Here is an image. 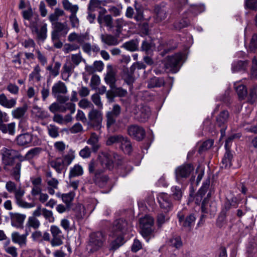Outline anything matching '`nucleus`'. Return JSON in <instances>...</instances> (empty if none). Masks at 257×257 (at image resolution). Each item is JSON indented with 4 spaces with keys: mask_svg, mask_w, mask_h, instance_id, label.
I'll use <instances>...</instances> for the list:
<instances>
[{
    "mask_svg": "<svg viewBox=\"0 0 257 257\" xmlns=\"http://www.w3.org/2000/svg\"><path fill=\"white\" fill-rule=\"evenodd\" d=\"M100 7V3L98 0H90L88 6V16H95Z\"/></svg>",
    "mask_w": 257,
    "mask_h": 257,
    "instance_id": "nucleus-29",
    "label": "nucleus"
},
{
    "mask_svg": "<svg viewBox=\"0 0 257 257\" xmlns=\"http://www.w3.org/2000/svg\"><path fill=\"white\" fill-rule=\"evenodd\" d=\"M16 123L14 122L8 124H5L0 126V131L4 134L8 133L10 135L15 134Z\"/></svg>",
    "mask_w": 257,
    "mask_h": 257,
    "instance_id": "nucleus-35",
    "label": "nucleus"
},
{
    "mask_svg": "<svg viewBox=\"0 0 257 257\" xmlns=\"http://www.w3.org/2000/svg\"><path fill=\"white\" fill-rule=\"evenodd\" d=\"M41 68L39 65H36L33 71L30 74L29 78L33 80L35 79L37 81H40L41 76L40 75Z\"/></svg>",
    "mask_w": 257,
    "mask_h": 257,
    "instance_id": "nucleus-52",
    "label": "nucleus"
},
{
    "mask_svg": "<svg viewBox=\"0 0 257 257\" xmlns=\"http://www.w3.org/2000/svg\"><path fill=\"white\" fill-rule=\"evenodd\" d=\"M75 67L74 64H72L70 61L67 58L66 63L62 68L61 73L62 79L64 80H66L72 73Z\"/></svg>",
    "mask_w": 257,
    "mask_h": 257,
    "instance_id": "nucleus-24",
    "label": "nucleus"
},
{
    "mask_svg": "<svg viewBox=\"0 0 257 257\" xmlns=\"http://www.w3.org/2000/svg\"><path fill=\"white\" fill-rule=\"evenodd\" d=\"M182 59V55L180 53L168 56L165 63V68L169 71L176 73L178 71V65Z\"/></svg>",
    "mask_w": 257,
    "mask_h": 257,
    "instance_id": "nucleus-12",
    "label": "nucleus"
},
{
    "mask_svg": "<svg viewBox=\"0 0 257 257\" xmlns=\"http://www.w3.org/2000/svg\"><path fill=\"white\" fill-rule=\"evenodd\" d=\"M17 144L19 146H37L41 144V140L36 136L28 133L20 135L17 138Z\"/></svg>",
    "mask_w": 257,
    "mask_h": 257,
    "instance_id": "nucleus-11",
    "label": "nucleus"
},
{
    "mask_svg": "<svg viewBox=\"0 0 257 257\" xmlns=\"http://www.w3.org/2000/svg\"><path fill=\"white\" fill-rule=\"evenodd\" d=\"M172 195L173 198L177 200H180L182 197L183 192L182 190L179 187L174 186L171 188Z\"/></svg>",
    "mask_w": 257,
    "mask_h": 257,
    "instance_id": "nucleus-53",
    "label": "nucleus"
},
{
    "mask_svg": "<svg viewBox=\"0 0 257 257\" xmlns=\"http://www.w3.org/2000/svg\"><path fill=\"white\" fill-rule=\"evenodd\" d=\"M67 92L66 85L61 81L55 83L52 87V95L58 101L61 103H64L69 100V96L65 95Z\"/></svg>",
    "mask_w": 257,
    "mask_h": 257,
    "instance_id": "nucleus-5",
    "label": "nucleus"
},
{
    "mask_svg": "<svg viewBox=\"0 0 257 257\" xmlns=\"http://www.w3.org/2000/svg\"><path fill=\"white\" fill-rule=\"evenodd\" d=\"M40 222L38 219L34 216H31L28 218L26 225L36 229L40 227Z\"/></svg>",
    "mask_w": 257,
    "mask_h": 257,
    "instance_id": "nucleus-50",
    "label": "nucleus"
},
{
    "mask_svg": "<svg viewBox=\"0 0 257 257\" xmlns=\"http://www.w3.org/2000/svg\"><path fill=\"white\" fill-rule=\"evenodd\" d=\"M229 118V113L228 111L223 110L217 116L216 118V125L222 128L220 129L221 135H222L226 128V123Z\"/></svg>",
    "mask_w": 257,
    "mask_h": 257,
    "instance_id": "nucleus-20",
    "label": "nucleus"
},
{
    "mask_svg": "<svg viewBox=\"0 0 257 257\" xmlns=\"http://www.w3.org/2000/svg\"><path fill=\"white\" fill-rule=\"evenodd\" d=\"M50 165L59 174L61 173L63 170L66 171L67 169L61 157H58L52 160L50 162Z\"/></svg>",
    "mask_w": 257,
    "mask_h": 257,
    "instance_id": "nucleus-23",
    "label": "nucleus"
},
{
    "mask_svg": "<svg viewBox=\"0 0 257 257\" xmlns=\"http://www.w3.org/2000/svg\"><path fill=\"white\" fill-rule=\"evenodd\" d=\"M54 25L55 29L54 31L61 33L63 37H65L69 31V28L65 24L56 23Z\"/></svg>",
    "mask_w": 257,
    "mask_h": 257,
    "instance_id": "nucleus-41",
    "label": "nucleus"
},
{
    "mask_svg": "<svg viewBox=\"0 0 257 257\" xmlns=\"http://www.w3.org/2000/svg\"><path fill=\"white\" fill-rule=\"evenodd\" d=\"M139 43L137 41L132 40L123 44V47L130 51H135L138 49Z\"/></svg>",
    "mask_w": 257,
    "mask_h": 257,
    "instance_id": "nucleus-51",
    "label": "nucleus"
},
{
    "mask_svg": "<svg viewBox=\"0 0 257 257\" xmlns=\"http://www.w3.org/2000/svg\"><path fill=\"white\" fill-rule=\"evenodd\" d=\"M120 143L121 150L125 153L129 154L132 150V147L130 141L126 138L122 137Z\"/></svg>",
    "mask_w": 257,
    "mask_h": 257,
    "instance_id": "nucleus-37",
    "label": "nucleus"
},
{
    "mask_svg": "<svg viewBox=\"0 0 257 257\" xmlns=\"http://www.w3.org/2000/svg\"><path fill=\"white\" fill-rule=\"evenodd\" d=\"M151 114L150 109L148 107H144L142 108L140 113V120L141 121H146Z\"/></svg>",
    "mask_w": 257,
    "mask_h": 257,
    "instance_id": "nucleus-55",
    "label": "nucleus"
},
{
    "mask_svg": "<svg viewBox=\"0 0 257 257\" xmlns=\"http://www.w3.org/2000/svg\"><path fill=\"white\" fill-rule=\"evenodd\" d=\"M210 193L207 194V198H205L202 202L201 211L204 214H209L211 215H214L217 211V207L215 203L209 202V197Z\"/></svg>",
    "mask_w": 257,
    "mask_h": 257,
    "instance_id": "nucleus-18",
    "label": "nucleus"
},
{
    "mask_svg": "<svg viewBox=\"0 0 257 257\" xmlns=\"http://www.w3.org/2000/svg\"><path fill=\"white\" fill-rule=\"evenodd\" d=\"M193 171L194 167L190 164H185L178 167L175 169V176L177 182L181 183L182 179L189 177Z\"/></svg>",
    "mask_w": 257,
    "mask_h": 257,
    "instance_id": "nucleus-9",
    "label": "nucleus"
},
{
    "mask_svg": "<svg viewBox=\"0 0 257 257\" xmlns=\"http://www.w3.org/2000/svg\"><path fill=\"white\" fill-rule=\"evenodd\" d=\"M26 111V107H19L12 110V115L15 118L20 119L25 115Z\"/></svg>",
    "mask_w": 257,
    "mask_h": 257,
    "instance_id": "nucleus-45",
    "label": "nucleus"
},
{
    "mask_svg": "<svg viewBox=\"0 0 257 257\" xmlns=\"http://www.w3.org/2000/svg\"><path fill=\"white\" fill-rule=\"evenodd\" d=\"M32 113L36 117L41 119H45L49 116L47 111L43 110L38 106H34L33 107Z\"/></svg>",
    "mask_w": 257,
    "mask_h": 257,
    "instance_id": "nucleus-30",
    "label": "nucleus"
},
{
    "mask_svg": "<svg viewBox=\"0 0 257 257\" xmlns=\"http://www.w3.org/2000/svg\"><path fill=\"white\" fill-rule=\"evenodd\" d=\"M66 167L67 168L70 165L75 158V152L72 150H70L66 154L61 157Z\"/></svg>",
    "mask_w": 257,
    "mask_h": 257,
    "instance_id": "nucleus-38",
    "label": "nucleus"
},
{
    "mask_svg": "<svg viewBox=\"0 0 257 257\" xmlns=\"http://www.w3.org/2000/svg\"><path fill=\"white\" fill-rule=\"evenodd\" d=\"M87 143L91 146L92 150L94 152H97L100 148L98 137L94 133L91 134L90 138L87 141Z\"/></svg>",
    "mask_w": 257,
    "mask_h": 257,
    "instance_id": "nucleus-32",
    "label": "nucleus"
},
{
    "mask_svg": "<svg viewBox=\"0 0 257 257\" xmlns=\"http://www.w3.org/2000/svg\"><path fill=\"white\" fill-rule=\"evenodd\" d=\"M83 174V170L81 166L76 164L70 168L69 177V178L79 176Z\"/></svg>",
    "mask_w": 257,
    "mask_h": 257,
    "instance_id": "nucleus-39",
    "label": "nucleus"
},
{
    "mask_svg": "<svg viewBox=\"0 0 257 257\" xmlns=\"http://www.w3.org/2000/svg\"><path fill=\"white\" fill-rule=\"evenodd\" d=\"M232 155L229 151H226L222 160V164L225 168H229L231 166Z\"/></svg>",
    "mask_w": 257,
    "mask_h": 257,
    "instance_id": "nucleus-54",
    "label": "nucleus"
},
{
    "mask_svg": "<svg viewBox=\"0 0 257 257\" xmlns=\"http://www.w3.org/2000/svg\"><path fill=\"white\" fill-rule=\"evenodd\" d=\"M6 189L8 192L14 193L16 202L19 206L25 208H31L35 206V203H28L23 200L25 191L21 186L17 187L15 182L8 181L6 184Z\"/></svg>",
    "mask_w": 257,
    "mask_h": 257,
    "instance_id": "nucleus-2",
    "label": "nucleus"
},
{
    "mask_svg": "<svg viewBox=\"0 0 257 257\" xmlns=\"http://www.w3.org/2000/svg\"><path fill=\"white\" fill-rule=\"evenodd\" d=\"M164 84V81L163 79L155 77L149 81L148 87L149 88L160 87Z\"/></svg>",
    "mask_w": 257,
    "mask_h": 257,
    "instance_id": "nucleus-44",
    "label": "nucleus"
},
{
    "mask_svg": "<svg viewBox=\"0 0 257 257\" xmlns=\"http://www.w3.org/2000/svg\"><path fill=\"white\" fill-rule=\"evenodd\" d=\"M179 222L181 225L190 230L194 226L196 218L193 214H190L184 218V215L182 212H178L177 214Z\"/></svg>",
    "mask_w": 257,
    "mask_h": 257,
    "instance_id": "nucleus-15",
    "label": "nucleus"
},
{
    "mask_svg": "<svg viewBox=\"0 0 257 257\" xmlns=\"http://www.w3.org/2000/svg\"><path fill=\"white\" fill-rule=\"evenodd\" d=\"M154 222L153 218L149 215H146L140 219V223L142 226L141 233L144 237H147L154 231L153 227Z\"/></svg>",
    "mask_w": 257,
    "mask_h": 257,
    "instance_id": "nucleus-8",
    "label": "nucleus"
},
{
    "mask_svg": "<svg viewBox=\"0 0 257 257\" xmlns=\"http://www.w3.org/2000/svg\"><path fill=\"white\" fill-rule=\"evenodd\" d=\"M17 103V99L12 98L8 99L4 93L0 94V105L7 108L14 107Z\"/></svg>",
    "mask_w": 257,
    "mask_h": 257,
    "instance_id": "nucleus-26",
    "label": "nucleus"
},
{
    "mask_svg": "<svg viewBox=\"0 0 257 257\" xmlns=\"http://www.w3.org/2000/svg\"><path fill=\"white\" fill-rule=\"evenodd\" d=\"M158 202L160 207L165 212H168L172 208V203L170 199L169 195L164 193H160L158 197Z\"/></svg>",
    "mask_w": 257,
    "mask_h": 257,
    "instance_id": "nucleus-19",
    "label": "nucleus"
},
{
    "mask_svg": "<svg viewBox=\"0 0 257 257\" xmlns=\"http://www.w3.org/2000/svg\"><path fill=\"white\" fill-rule=\"evenodd\" d=\"M168 244L177 249L182 246V241L180 236H175L170 238L167 242Z\"/></svg>",
    "mask_w": 257,
    "mask_h": 257,
    "instance_id": "nucleus-47",
    "label": "nucleus"
},
{
    "mask_svg": "<svg viewBox=\"0 0 257 257\" xmlns=\"http://www.w3.org/2000/svg\"><path fill=\"white\" fill-rule=\"evenodd\" d=\"M70 58V59L69 60L72 64H74L75 67L78 66L82 60V57L80 53L76 54H72Z\"/></svg>",
    "mask_w": 257,
    "mask_h": 257,
    "instance_id": "nucleus-57",
    "label": "nucleus"
},
{
    "mask_svg": "<svg viewBox=\"0 0 257 257\" xmlns=\"http://www.w3.org/2000/svg\"><path fill=\"white\" fill-rule=\"evenodd\" d=\"M24 23L29 27L33 34H36L38 40L44 41L47 38V25L43 24L38 17H24Z\"/></svg>",
    "mask_w": 257,
    "mask_h": 257,
    "instance_id": "nucleus-1",
    "label": "nucleus"
},
{
    "mask_svg": "<svg viewBox=\"0 0 257 257\" xmlns=\"http://www.w3.org/2000/svg\"><path fill=\"white\" fill-rule=\"evenodd\" d=\"M61 64L59 62H55L54 66L52 65H49L47 67V70L49 71L50 74L53 77H56L59 74V71Z\"/></svg>",
    "mask_w": 257,
    "mask_h": 257,
    "instance_id": "nucleus-40",
    "label": "nucleus"
},
{
    "mask_svg": "<svg viewBox=\"0 0 257 257\" xmlns=\"http://www.w3.org/2000/svg\"><path fill=\"white\" fill-rule=\"evenodd\" d=\"M62 4L65 10L71 13V16H76L79 10L77 5H73L69 0H63Z\"/></svg>",
    "mask_w": 257,
    "mask_h": 257,
    "instance_id": "nucleus-28",
    "label": "nucleus"
},
{
    "mask_svg": "<svg viewBox=\"0 0 257 257\" xmlns=\"http://www.w3.org/2000/svg\"><path fill=\"white\" fill-rule=\"evenodd\" d=\"M26 216L19 213H13L11 214V219L12 224L13 226H19L23 224Z\"/></svg>",
    "mask_w": 257,
    "mask_h": 257,
    "instance_id": "nucleus-33",
    "label": "nucleus"
},
{
    "mask_svg": "<svg viewBox=\"0 0 257 257\" xmlns=\"http://www.w3.org/2000/svg\"><path fill=\"white\" fill-rule=\"evenodd\" d=\"M127 133L129 136L137 141H141L145 137V130L138 125L129 126L127 128Z\"/></svg>",
    "mask_w": 257,
    "mask_h": 257,
    "instance_id": "nucleus-16",
    "label": "nucleus"
},
{
    "mask_svg": "<svg viewBox=\"0 0 257 257\" xmlns=\"http://www.w3.org/2000/svg\"><path fill=\"white\" fill-rule=\"evenodd\" d=\"M50 230L52 235V238L50 241L51 246L56 247L63 244L65 237L62 234L60 228L57 225H53L50 226Z\"/></svg>",
    "mask_w": 257,
    "mask_h": 257,
    "instance_id": "nucleus-10",
    "label": "nucleus"
},
{
    "mask_svg": "<svg viewBox=\"0 0 257 257\" xmlns=\"http://www.w3.org/2000/svg\"><path fill=\"white\" fill-rule=\"evenodd\" d=\"M32 184L31 194L34 200L39 201L45 203L49 199L48 195L42 192V179L41 176H37L31 177Z\"/></svg>",
    "mask_w": 257,
    "mask_h": 257,
    "instance_id": "nucleus-4",
    "label": "nucleus"
},
{
    "mask_svg": "<svg viewBox=\"0 0 257 257\" xmlns=\"http://www.w3.org/2000/svg\"><path fill=\"white\" fill-rule=\"evenodd\" d=\"M83 131V126L79 122L75 123L71 128H69V132L71 134L81 133Z\"/></svg>",
    "mask_w": 257,
    "mask_h": 257,
    "instance_id": "nucleus-60",
    "label": "nucleus"
},
{
    "mask_svg": "<svg viewBox=\"0 0 257 257\" xmlns=\"http://www.w3.org/2000/svg\"><path fill=\"white\" fill-rule=\"evenodd\" d=\"M15 151L7 148H3L2 150V161L5 165V169L7 167L11 166L14 163Z\"/></svg>",
    "mask_w": 257,
    "mask_h": 257,
    "instance_id": "nucleus-17",
    "label": "nucleus"
},
{
    "mask_svg": "<svg viewBox=\"0 0 257 257\" xmlns=\"http://www.w3.org/2000/svg\"><path fill=\"white\" fill-rule=\"evenodd\" d=\"M251 75L253 78L257 79V59L256 57H254L252 59Z\"/></svg>",
    "mask_w": 257,
    "mask_h": 257,
    "instance_id": "nucleus-64",
    "label": "nucleus"
},
{
    "mask_svg": "<svg viewBox=\"0 0 257 257\" xmlns=\"http://www.w3.org/2000/svg\"><path fill=\"white\" fill-rule=\"evenodd\" d=\"M104 79L106 83L109 85L111 88L114 86L116 81L115 74L112 69L108 71Z\"/></svg>",
    "mask_w": 257,
    "mask_h": 257,
    "instance_id": "nucleus-36",
    "label": "nucleus"
},
{
    "mask_svg": "<svg viewBox=\"0 0 257 257\" xmlns=\"http://www.w3.org/2000/svg\"><path fill=\"white\" fill-rule=\"evenodd\" d=\"M210 181L209 179H207L203 183L201 187L198 190L195 198V203L199 204L202 200L203 196L207 191L210 186Z\"/></svg>",
    "mask_w": 257,
    "mask_h": 257,
    "instance_id": "nucleus-25",
    "label": "nucleus"
},
{
    "mask_svg": "<svg viewBox=\"0 0 257 257\" xmlns=\"http://www.w3.org/2000/svg\"><path fill=\"white\" fill-rule=\"evenodd\" d=\"M5 250L7 253L11 255L12 257H17L18 255L17 248L15 246H5Z\"/></svg>",
    "mask_w": 257,
    "mask_h": 257,
    "instance_id": "nucleus-63",
    "label": "nucleus"
},
{
    "mask_svg": "<svg viewBox=\"0 0 257 257\" xmlns=\"http://www.w3.org/2000/svg\"><path fill=\"white\" fill-rule=\"evenodd\" d=\"M101 166L103 168L111 170L113 166L111 155L106 153H101L98 157Z\"/></svg>",
    "mask_w": 257,
    "mask_h": 257,
    "instance_id": "nucleus-21",
    "label": "nucleus"
},
{
    "mask_svg": "<svg viewBox=\"0 0 257 257\" xmlns=\"http://www.w3.org/2000/svg\"><path fill=\"white\" fill-rule=\"evenodd\" d=\"M28 233L20 234L18 232H14L12 233V240L15 243H17L21 247L26 246L27 242Z\"/></svg>",
    "mask_w": 257,
    "mask_h": 257,
    "instance_id": "nucleus-22",
    "label": "nucleus"
},
{
    "mask_svg": "<svg viewBox=\"0 0 257 257\" xmlns=\"http://www.w3.org/2000/svg\"><path fill=\"white\" fill-rule=\"evenodd\" d=\"M42 215L49 222L52 223L55 221L53 211L46 208H42Z\"/></svg>",
    "mask_w": 257,
    "mask_h": 257,
    "instance_id": "nucleus-49",
    "label": "nucleus"
},
{
    "mask_svg": "<svg viewBox=\"0 0 257 257\" xmlns=\"http://www.w3.org/2000/svg\"><path fill=\"white\" fill-rule=\"evenodd\" d=\"M101 38L102 42L109 46H115L119 43V41L116 37L110 35H102Z\"/></svg>",
    "mask_w": 257,
    "mask_h": 257,
    "instance_id": "nucleus-34",
    "label": "nucleus"
},
{
    "mask_svg": "<svg viewBox=\"0 0 257 257\" xmlns=\"http://www.w3.org/2000/svg\"><path fill=\"white\" fill-rule=\"evenodd\" d=\"M100 83V77L96 75L92 76L90 80V85L92 89H95Z\"/></svg>",
    "mask_w": 257,
    "mask_h": 257,
    "instance_id": "nucleus-61",
    "label": "nucleus"
},
{
    "mask_svg": "<svg viewBox=\"0 0 257 257\" xmlns=\"http://www.w3.org/2000/svg\"><path fill=\"white\" fill-rule=\"evenodd\" d=\"M62 112H64L67 110H69L71 114H73L75 111V104L72 102H67L65 105H62Z\"/></svg>",
    "mask_w": 257,
    "mask_h": 257,
    "instance_id": "nucleus-59",
    "label": "nucleus"
},
{
    "mask_svg": "<svg viewBox=\"0 0 257 257\" xmlns=\"http://www.w3.org/2000/svg\"><path fill=\"white\" fill-rule=\"evenodd\" d=\"M98 22L99 23L101 27L107 26L109 28L116 27V32L118 35L120 32V29L122 27V23L121 19H117L116 22L112 24L111 17H97Z\"/></svg>",
    "mask_w": 257,
    "mask_h": 257,
    "instance_id": "nucleus-14",
    "label": "nucleus"
},
{
    "mask_svg": "<svg viewBox=\"0 0 257 257\" xmlns=\"http://www.w3.org/2000/svg\"><path fill=\"white\" fill-rule=\"evenodd\" d=\"M234 88L239 98L242 99L246 95L247 89L244 85L240 84L238 82H235Z\"/></svg>",
    "mask_w": 257,
    "mask_h": 257,
    "instance_id": "nucleus-42",
    "label": "nucleus"
},
{
    "mask_svg": "<svg viewBox=\"0 0 257 257\" xmlns=\"http://www.w3.org/2000/svg\"><path fill=\"white\" fill-rule=\"evenodd\" d=\"M139 27L140 31V35L142 37L145 36L149 34V26L146 22H143L139 24Z\"/></svg>",
    "mask_w": 257,
    "mask_h": 257,
    "instance_id": "nucleus-58",
    "label": "nucleus"
},
{
    "mask_svg": "<svg viewBox=\"0 0 257 257\" xmlns=\"http://www.w3.org/2000/svg\"><path fill=\"white\" fill-rule=\"evenodd\" d=\"M88 124L94 130L99 131L102 127L103 113L101 110L92 109L88 114Z\"/></svg>",
    "mask_w": 257,
    "mask_h": 257,
    "instance_id": "nucleus-7",
    "label": "nucleus"
},
{
    "mask_svg": "<svg viewBox=\"0 0 257 257\" xmlns=\"http://www.w3.org/2000/svg\"><path fill=\"white\" fill-rule=\"evenodd\" d=\"M121 108L119 105H113L111 111L106 112V126L108 130H112V127L116 122V117L120 114Z\"/></svg>",
    "mask_w": 257,
    "mask_h": 257,
    "instance_id": "nucleus-13",
    "label": "nucleus"
},
{
    "mask_svg": "<svg viewBox=\"0 0 257 257\" xmlns=\"http://www.w3.org/2000/svg\"><path fill=\"white\" fill-rule=\"evenodd\" d=\"M105 241V235L101 232L92 233L90 235L88 246L91 252H95L102 248Z\"/></svg>",
    "mask_w": 257,
    "mask_h": 257,
    "instance_id": "nucleus-6",
    "label": "nucleus"
},
{
    "mask_svg": "<svg viewBox=\"0 0 257 257\" xmlns=\"http://www.w3.org/2000/svg\"><path fill=\"white\" fill-rule=\"evenodd\" d=\"M57 196L58 197L61 196L63 202L65 203L66 206H67L68 207H70L71 202L73 200L75 196V193L73 191H71L68 193L62 194H61L60 193H57Z\"/></svg>",
    "mask_w": 257,
    "mask_h": 257,
    "instance_id": "nucleus-31",
    "label": "nucleus"
},
{
    "mask_svg": "<svg viewBox=\"0 0 257 257\" xmlns=\"http://www.w3.org/2000/svg\"><path fill=\"white\" fill-rule=\"evenodd\" d=\"M115 227H114V229L116 230V232L115 233L116 235H120V234L117 233L118 232H124L125 230V228L127 226V222L123 220L122 219H120L117 220L115 223Z\"/></svg>",
    "mask_w": 257,
    "mask_h": 257,
    "instance_id": "nucleus-43",
    "label": "nucleus"
},
{
    "mask_svg": "<svg viewBox=\"0 0 257 257\" xmlns=\"http://www.w3.org/2000/svg\"><path fill=\"white\" fill-rule=\"evenodd\" d=\"M21 169V163L20 162H18L11 171V175L13 176L14 179L17 181H19L20 178Z\"/></svg>",
    "mask_w": 257,
    "mask_h": 257,
    "instance_id": "nucleus-46",
    "label": "nucleus"
},
{
    "mask_svg": "<svg viewBox=\"0 0 257 257\" xmlns=\"http://www.w3.org/2000/svg\"><path fill=\"white\" fill-rule=\"evenodd\" d=\"M59 127L55 125L50 124L47 126L49 135L53 138H56L59 136Z\"/></svg>",
    "mask_w": 257,
    "mask_h": 257,
    "instance_id": "nucleus-48",
    "label": "nucleus"
},
{
    "mask_svg": "<svg viewBox=\"0 0 257 257\" xmlns=\"http://www.w3.org/2000/svg\"><path fill=\"white\" fill-rule=\"evenodd\" d=\"M88 170L90 174H93V180L95 183L100 187H104L110 185V180L108 176L103 174L104 169L99 167L98 163L91 160L88 166Z\"/></svg>",
    "mask_w": 257,
    "mask_h": 257,
    "instance_id": "nucleus-3",
    "label": "nucleus"
},
{
    "mask_svg": "<svg viewBox=\"0 0 257 257\" xmlns=\"http://www.w3.org/2000/svg\"><path fill=\"white\" fill-rule=\"evenodd\" d=\"M257 49V34H254L251 38L249 46V51L254 52Z\"/></svg>",
    "mask_w": 257,
    "mask_h": 257,
    "instance_id": "nucleus-62",
    "label": "nucleus"
},
{
    "mask_svg": "<svg viewBox=\"0 0 257 257\" xmlns=\"http://www.w3.org/2000/svg\"><path fill=\"white\" fill-rule=\"evenodd\" d=\"M248 65V62L247 61H234L232 64V71L233 73L244 71L247 69Z\"/></svg>",
    "mask_w": 257,
    "mask_h": 257,
    "instance_id": "nucleus-27",
    "label": "nucleus"
},
{
    "mask_svg": "<svg viewBox=\"0 0 257 257\" xmlns=\"http://www.w3.org/2000/svg\"><path fill=\"white\" fill-rule=\"evenodd\" d=\"M42 149L40 148H34L31 149L26 153V158L28 160H31L37 157L41 152Z\"/></svg>",
    "mask_w": 257,
    "mask_h": 257,
    "instance_id": "nucleus-56",
    "label": "nucleus"
}]
</instances>
